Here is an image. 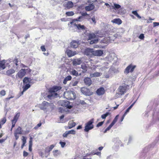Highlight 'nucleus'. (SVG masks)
Masks as SVG:
<instances>
[{
    "label": "nucleus",
    "mask_w": 159,
    "mask_h": 159,
    "mask_svg": "<svg viewBox=\"0 0 159 159\" xmlns=\"http://www.w3.org/2000/svg\"><path fill=\"white\" fill-rule=\"evenodd\" d=\"M116 29L113 28L106 34L105 37L101 41L102 43H108L114 41L116 38H118L119 36L116 33Z\"/></svg>",
    "instance_id": "nucleus-1"
},
{
    "label": "nucleus",
    "mask_w": 159,
    "mask_h": 159,
    "mask_svg": "<svg viewBox=\"0 0 159 159\" xmlns=\"http://www.w3.org/2000/svg\"><path fill=\"white\" fill-rule=\"evenodd\" d=\"M38 107L45 112L52 111L55 108L53 103L44 101L38 105Z\"/></svg>",
    "instance_id": "nucleus-2"
},
{
    "label": "nucleus",
    "mask_w": 159,
    "mask_h": 159,
    "mask_svg": "<svg viewBox=\"0 0 159 159\" xmlns=\"http://www.w3.org/2000/svg\"><path fill=\"white\" fill-rule=\"evenodd\" d=\"M61 87L60 86H55L50 89L49 92L50 93L47 96L48 98L49 99L57 97V94L56 93L58 91L60 90Z\"/></svg>",
    "instance_id": "nucleus-3"
},
{
    "label": "nucleus",
    "mask_w": 159,
    "mask_h": 159,
    "mask_svg": "<svg viewBox=\"0 0 159 159\" xmlns=\"http://www.w3.org/2000/svg\"><path fill=\"white\" fill-rule=\"evenodd\" d=\"M82 18V16L79 17L78 19H74L72 20L71 22H70V23L68 24V25L71 24L72 26L76 27L79 30H84L85 27L84 25H81L80 24H77L75 23V22L80 21V19Z\"/></svg>",
    "instance_id": "nucleus-4"
},
{
    "label": "nucleus",
    "mask_w": 159,
    "mask_h": 159,
    "mask_svg": "<svg viewBox=\"0 0 159 159\" xmlns=\"http://www.w3.org/2000/svg\"><path fill=\"white\" fill-rule=\"evenodd\" d=\"M64 96L66 99L69 100L74 99L76 98L75 92L71 90H66L64 92Z\"/></svg>",
    "instance_id": "nucleus-5"
},
{
    "label": "nucleus",
    "mask_w": 159,
    "mask_h": 159,
    "mask_svg": "<svg viewBox=\"0 0 159 159\" xmlns=\"http://www.w3.org/2000/svg\"><path fill=\"white\" fill-rule=\"evenodd\" d=\"M31 71V70L29 68L22 69L18 72L16 76L20 78H22L26 74L30 73Z\"/></svg>",
    "instance_id": "nucleus-6"
},
{
    "label": "nucleus",
    "mask_w": 159,
    "mask_h": 159,
    "mask_svg": "<svg viewBox=\"0 0 159 159\" xmlns=\"http://www.w3.org/2000/svg\"><path fill=\"white\" fill-rule=\"evenodd\" d=\"M93 122L94 120L92 119L85 123L84 129V131L85 132H88L89 130L92 129L93 128L94 126L93 124Z\"/></svg>",
    "instance_id": "nucleus-7"
},
{
    "label": "nucleus",
    "mask_w": 159,
    "mask_h": 159,
    "mask_svg": "<svg viewBox=\"0 0 159 159\" xmlns=\"http://www.w3.org/2000/svg\"><path fill=\"white\" fill-rule=\"evenodd\" d=\"M129 86L125 84L120 86L118 89L119 93L121 95L124 94L129 89Z\"/></svg>",
    "instance_id": "nucleus-8"
},
{
    "label": "nucleus",
    "mask_w": 159,
    "mask_h": 159,
    "mask_svg": "<svg viewBox=\"0 0 159 159\" xmlns=\"http://www.w3.org/2000/svg\"><path fill=\"white\" fill-rule=\"evenodd\" d=\"M121 6L118 4L114 3V5L112 6V7L115 10L120 9L118 11V13L120 14H125L126 13V11L123 8H121Z\"/></svg>",
    "instance_id": "nucleus-9"
},
{
    "label": "nucleus",
    "mask_w": 159,
    "mask_h": 159,
    "mask_svg": "<svg viewBox=\"0 0 159 159\" xmlns=\"http://www.w3.org/2000/svg\"><path fill=\"white\" fill-rule=\"evenodd\" d=\"M135 65L132 64H130L125 69L124 73L126 75L128 74L129 73H132L136 67Z\"/></svg>",
    "instance_id": "nucleus-10"
},
{
    "label": "nucleus",
    "mask_w": 159,
    "mask_h": 159,
    "mask_svg": "<svg viewBox=\"0 0 159 159\" xmlns=\"http://www.w3.org/2000/svg\"><path fill=\"white\" fill-rule=\"evenodd\" d=\"M93 50L92 49L87 48L85 49L84 52V54L89 57L93 56Z\"/></svg>",
    "instance_id": "nucleus-11"
},
{
    "label": "nucleus",
    "mask_w": 159,
    "mask_h": 159,
    "mask_svg": "<svg viewBox=\"0 0 159 159\" xmlns=\"http://www.w3.org/2000/svg\"><path fill=\"white\" fill-rule=\"evenodd\" d=\"M103 54V51L101 50H97L93 51V56L101 57Z\"/></svg>",
    "instance_id": "nucleus-12"
},
{
    "label": "nucleus",
    "mask_w": 159,
    "mask_h": 159,
    "mask_svg": "<svg viewBox=\"0 0 159 159\" xmlns=\"http://www.w3.org/2000/svg\"><path fill=\"white\" fill-rule=\"evenodd\" d=\"M81 91L82 93L85 95H90L89 90L86 88H82L81 89Z\"/></svg>",
    "instance_id": "nucleus-13"
},
{
    "label": "nucleus",
    "mask_w": 159,
    "mask_h": 159,
    "mask_svg": "<svg viewBox=\"0 0 159 159\" xmlns=\"http://www.w3.org/2000/svg\"><path fill=\"white\" fill-rule=\"evenodd\" d=\"M63 5L67 9H70L73 7V3L72 2L69 1L64 3Z\"/></svg>",
    "instance_id": "nucleus-14"
},
{
    "label": "nucleus",
    "mask_w": 159,
    "mask_h": 159,
    "mask_svg": "<svg viewBox=\"0 0 159 159\" xmlns=\"http://www.w3.org/2000/svg\"><path fill=\"white\" fill-rule=\"evenodd\" d=\"M76 125V123L73 121H70L68 122V126L65 127L66 129H70L74 127Z\"/></svg>",
    "instance_id": "nucleus-15"
},
{
    "label": "nucleus",
    "mask_w": 159,
    "mask_h": 159,
    "mask_svg": "<svg viewBox=\"0 0 159 159\" xmlns=\"http://www.w3.org/2000/svg\"><path fill=\"white\" fill-rule=\"evenodd\" d=\"M105 93V90L103 87H101L99 88L96 91L97 94L99 96H101L104 94Z\"/></svg>",
    "instance_id": "nucleus-16"
},
{
    "label": "nucleus",
    "mask_w": 159,
    "mask_h": 159,
    "mask_svg": "<svg viewBox=\"0 0 159 159\" xmlns=\"http://www.w3.org/2000/svg\"><path fill=\"white\" fill-rule=\"evenodd\" d=\"M66 52L68 56L69 57L74 56L77 54L76 52H73L70 50H66Z\"/></svg>",
    "instance_id": "nucleus-17"
},
{
    "label": "nucleus",
    "mask_w": 159,
    "mask_h": 159,
    "mask_svg": "<svg viewBox=\"0 0 159 159\" xmlns=\"http://www.w3.org/2000/svg\"><path fill=\"white\" fill-rule=\"evenodd\" d=\"M79 44V41L73 40L70 43V46L72 48H76L78 47Z\"/></svg>",
    "instance_id": "nucleus-18"
},
{
    "label": "nucleus",
    "mask_w": 159,
    "mask_h": 159,
    "mask_svg": "<svg viewBox=\"0 0 159 159\" xmlns=\"http://www.w3.org/2000/svg\"><path fill=\"white\" fill-rule=\"evenodd\" d=\"M82 58H79L74 59L73 61V65L76 66L80 65L82 62Z\"/></svg>",
    "instance_id": "nucleus-19"
},
{
    "label": "nucleus",
    "mask_w": 159,
    "mask_h": 159,
    "mask_svg": "<svg viewBox=\"0 0 159 159\" xmlns=\"http://www.w3.org/2000/svg\"><path fill=\"white\" fill-rule=\"evenodd\" d=\"M84 81L85 84L89 86L90 85L92 84V80L89 77L85 78L84 80Z\"/></svg>",
    "instance_id": "nucleus-20"
},
{
    "label": "nucleus",
    "mask_w": 159,
    "mask_h": 159,
    "mask_svg": "<svg viewBox=\"0 0 159 159\" xmlns=\"http://www.w3.org/2000/svg\"><path fill=\"white\" fill-rule=\"evenodd\" d=\"M102 74L100 72H96L93 73H91L90 74V76L91 77H98L100 76Z\"/></svg>",
    "instance_id": "nucleus-21"
},
{
    "label": "nucleus",
    "mask_w": 159,
    "mask_h": 159,
    "mask_svg": "<svg viewBox=\"0 0 159 159\" xmlns=\"http://www.w3.org/2000/svg\"><path fill=\"white\" fill-rule=\"evenodd\" d=\"M94 7V6L92 4H89L85 7V9L87 11H90L93 10Z\"/></svg>",
    "instance_id": "nucleus-22"
},
{
    "label": "nucleus",
    "mask_w": 159,
    "mask_h": 159,
    "mask_svg": "<svg viewBox=\"0 0 159 159\" xmlns=\"http://www.w3.org/2000/svg\"><path fill=\"white\" fill-rule=\"evenodd\" d=\"M7 61L5 60H3L0 61V69H4L5 68V64Z\"/></svg>",
    "instance_id": "nucleus-23"
},
{
    "label": "nucleus",
    "mask_w": 159,
    "mask_h": 159,
    "mask_svg": "<svg viewBox=\"0 0 159 159\" xmlns=\"http://www.w3.org/2000/svg\"><path fill=\"white\" fill-rule=\"evenodd\" d=\"M111 21L113 23H115L118 25H120L122 22L121 20L119 18L114 19L112 20Z\"/></svg>",
    "instance_id": "nucleus-24"
},
{
    "label": "nucleus",
    "mask_w": 159,
    "mask_h": 159,
    "mask_svg": "<svg viewBox=\"0 0 159 159\" xmlns=\"http://www.w3.org/2000/svg\"><path fill=\"white\" fill-rule=\"evenodd\" d=\"M15 71L16 70L12 68L7 70L6 72V74L8 75H9L15 73Z\"/></svg>",
    "instance_id": "nucleus-25"
},
{
    "label": "nucleus",
    "mask_w": 159,
    "mask_h": 159,
    "mask_svg": "<svg viewBox=\"0 0 159 159\" xmlns=\"http://www.w3.org/2000/svg\"><path fill=\"white\" fill-rule=\"evenodd\" d=\"M72 77L70 75H69L67 76L64 80L63 83L64 84H67V81L70 80H71Z\"/></svg>",
    "instance_id": "nucleus-26"
},
{
    "label": "nucleus",
    "mask_w": 159,
    "mask_h": 159,
    "mask_svg": "<svg viewBox=\"0 0 159 159\" xmlns=\"http://www.w3.org/2000/svg\"><path fill=\"white\" fill-rule=\"evenodd\" d=\"M14 133L18 134H22V128L21 127L19 126L14 131Z\"/></svg>",
    "instance_id": "nucleus-27"
},
{
    "label": "nucleus",
    "mask_w": 159,
    "mask_h": 159,
    "mask_svg": "<svg viewBox=\"0 0 159 159\" xmlns=\"http://www.w3.org/2000/svg\"><path fill=\"white\" fill-rule=\"evenodd\" d=\"M70 102L67 101L66 103H65V104L63 105V107H66L67 108L70 109L72 108V106L71 105H70Z\"/></svg>",
    "instance_id": "nucleus-28"
},
{
    "label": "nucleus",
    "mask_w": 159,
    "mask_h": 159,
    "mask_svg": "<svg viewBox=\"0 0 159 159\" xmlns=\"http://www.w3.org/2000/svg\"><path fill=\"white\" fill-rule=\"evenodd\" d=\"M53 154L54 157H57L61 154L60 151L58 150H56L53 151Z\"/></svg>",
    "instance_id": "nucleus-29"
},
{
    "label": "nucleus",
    "mask_w": 159,
    "mask_h": 159,
    "mask_svg": "<svg viewBox=\"0 0 159 159\" xmlns=\"http://www.w3.org/2000/svg\"><path fill=\"white\" fill-rule=\"evenodd\" d=\"M30 81V79L27 77H25L23 80V82L25 84H29Z\"/></svg>",
    "instance_id": "nucleus-30"
},
{
    "label": "nucleus",
    "mask_w": 159,
    "mask_h": 159,
    "mask_svg": "<svg viewBox=\"0 0 159 159\" xmlns=\"http://www.w3.org/2000/svg\"><path fill=\"white\" fill-rule=\"evenodd\" d=\"M20 116V113H17L16 115L14 116L13 119L11 120L13 122H16L18 120V119Z\"/></svg>",
    "instance_id": "nucleus-31"
},
{
    "label": "nucleus",
    "mask_w": 159,
    "mask_h": 159,
    "mask_svg": "<svg viewBox=\"0 0 159 159\" xmlns=\"http://www.w3.org/2000/svg\"><path fill=\"white\" fill-rule=\"evenodd\" d=\"M136 102V101L134 102L127 109V110H126L125 112L124 113V116H125L126 114L129 112V110L131 109V108L133 106L134 104H135V103Z\"/></svg>",
    "instance_id": "nucleus-32"
},
{
    "label": "nucleus",
    "mask_w": 159,
    "mask_h": 159,
    "mask_svg": "<svg viewBox=\"0 0 159 159\" xmlns=\"http://www.w3.org/2000/svg\"><path fill=\"white\" fill-rule=\"evenodd\" d=\"M89 39L91 40L93 39H94L96 37V35L94 33L90 34L89 35Z\"/></svg>",
    "instance_id": "nucleus-33"
},
{
    "label": "nucleus",
    "mask_w": 159,
    "mask_h": 159,
    "mask_svg": "<svg viewBox=\"0 0 159 159\" xmlns=\"http://www.w3.org/2000/svg\"><path fill=\"white\" fill-rule=\"evenodd\" d=\"M67 101V100H60L58 101V103L59 105L63 107V105L65 104Z\"/></svg>",
    "instance_id": "nucleus-34"
},
{
    "label": "nucleus",
    "mask_w": 159,
    "mask_h": 159,
    "mask_svg": "<svg viewBox=\"0 0 159 159\" xmlns=\"http://www.w3.org/2000/svg\"><path fill=\"white\" fill-rule=\"evenodd\" d=\"M13 62L16 66H14V68H16V69H17V66L18 65V64H17V63L18 62V59H15L13 61Z\"/></svg>",
    "instance_id": "nucleus-35"
},
{
    "label": "nucleus",
    "mask_w": 159,
    "mask_h": 159,
    "mask_svg": "<svg viewBox=\"0 0 159 159\" xmlns=\"http://www.w3.org/2000/svg\"><path fill=\"white\" fill-rule=\"evenodd\" d=\"M30 85L29 84H26L25 86L23 87V88L24 89V91H26L27 89L30 88Z\"/></svg>",
    "instance_id": "nucleus-36"
},
{
    "label": "nucleus",
    "mask_w": 159,
    "mask_h": 159,
    "mask_svg": "<svg viewBox=\"0 0 159 159\" xmlns=\"http://www.w3.org/2000/svg\"><path fill=\"white\" fill-rule=\"evenodd\" d=\"M90 19H91L92 21V22H91V23L92 24H93L95 25L96 23V18L95 17L93 16L92 18H90Z\"/></svg>",
    "instance_id": "nucleus-37"
},
{
    "label": "nucleus",
    "mask_w": 159,
    "mask_h": 159,
    "mask_svg": "<svg viewBox=\"0 0 159 159\" xmlns=\"http://www.w3.org/2000/svg\"><path fill=\"white\" fill-rule=\"evenodd\" d=\"M71 74L73 75L77 76L78 75V73L75 70H73L71 72Z\"/></svg>",
    "instance_id": "nucleus-38"
},
{
    "label": "nucleus",
    "mask_w": 159,
    "mask_h": 159,
    "mask_svg": "<svg viewBox=\"0 0 159 159\" xmlns=\"http://www.w3.org/2000/svg\"><path fill=\"white\" fill-rule=\"evenodd\" d=\"M68 134H75V131L74 130L72 129L69 131H67Z\"/></svg>",
    "instance_id": "nucleus-39"
},
{
    "label": "nucleus",
    "mask_w": 159,
    "mask_h": 159,
    "mask_svg": "<svg viewBox=\"0 0 159 159\" xmlns=\"http://www.w3.org/2000/svg\"><path fill=\"white\" fill-rule=\"evenodd\" d=\"M73 11H68L66 12V14L68 16H71L74 15Z\"/></svg>",
    "instance_id": "nucleus-40"
},
{
    "label": "nucleus",
    "mask_w": 159,
    "mask_h": 159,
    "mask_svg": "<svg viewBox=\"0 0 159 159\" xmlns=\"http://www.w3.org/2000/svg\"><path fill=\"white\" fill-rule=\"evenodd\" d=\"M113 125L111 123V124L108 126V127L105 129L104 132V133H106L107 131L109 130Z\"/></svg>",
    "instance_id": "nucleus-41"
},
{
    "label": "nucleus",
    "mask_w": 159,
    "mask_h": 159,
    "mask_svg": "<svg viewBox=\"0 0 159 159\" xmlns=\"http://www.w3.org/2000/svg\"><path fill=\"white\" fill-rule=\"evenodd\" d=\"M6 117H4L1 120L0 122H1V124H2L3 125L4 124H5L6 123Z\"/></svg>",
    "instance_id": "nucleus-42"
},
{
    "label": "nucleus",
    "mask_w": 159,
    "mask_h": 159,
    "mask_svg": "<svg viewBox=\"0 0 159 159\" xmlns=\"http://www.w3.org/2000/svg\"><path fill=\"white\" fill-rule=\"evenodd\" d=\"M118 116V115H117L116 116V117H115V118H114V119L111 124H112L113 125H114V124L117 122V120Z\"/></svg>",
    "instance_id": "nucleus-43"
},
{
    "label": "nucleus",
    "mask_w": 159,
    "mask_h": 159,
    "mask_svg": "<svg viewBox=\"0 0 159 159\" xmlns=\"http://www.w3.org/2000/svg\"><path fill=\"white\" fill-rule=\"evenodd\" d=\"M78 83V81H75L74 82H73L70 83V85H71L73 86H75Z\"/></svg>",
    "instance_id": "nucleus-44"
},
{
    "label": "nucleus",
    "mask_w": 159,
    "mask_h": 159,
    "mask_svg": "<svg viewBox=\"0 0 159 159\" xmlns=\"http://www.w3.org/2000/svg\"><path fill=\"white\" fill-rule=\"evenodd\" d=\"M82 69L86 71L87 70V67L86 65L84 64L81 66Z\"/></svg>",
    "instance_id": "nucleus-45"
},
{
    "label": "nucleus",
    "mask_w": 159,
    "mask_h": 159,
    "mask_svg": "<svg viewBox=\"0 0 159 159\" xmlns=\"http://www.w3.org/2000/svg\"><path fill=\"white\" fill-rule=\"evenodd\" d=\"M98 40V39H94V40H91L90 42V44H93L94 43H97Z\"/></svg>",
    "instance_id": "nucleus-46"
},
{
    "label": "nucleus",
    "mask_w": 159,
    "mask_h": 159,
    "mask_svg": "<svg viewBox=\"0 0 159 159\" xmlns=\"http://www.w3.org/2000/svg\"><path fill=\"white\" fill-rule=\"evenodd\" d=\"M139 38L142 40H144V34H141L138 37Z\"/></svg>",
    "instance_id": "nucleus-47"
},
{
    "label": "nucleus",
    "mask_w": 159,
    "mask_h": 159,
    "mask_svg": "<svg viewBox=\"0 0 159 159\" xmlns=\"http://www.w3.org/2000/svg\"><path fill=\"white\" fill-rule=\"evenodd\" d=\"M92 154L93 155H96L99 157H100L101 156V152H93L92 153Z\"/></svg>",
    "instance_id": "nucleus-48"
},
{
    "label": "nucleus",
    "mask_w": 159,
    "mask_h": 159,
    "mask_svg": "<svg viewBox=\"0 0 159 159\" xmlns=\"http://www.w3.org/2000/svg\"><path fill=\"white\" fill-rule=\"evenodd\" d=\"M22 143L25 144L26 142V138L24 136L22 137Z\"/></svg>",
    "instance_id": "nucleus-49"
},
{
    "label": "nucleus",
    "mask_w": 159,
    "mask_h": 159,
    "mask_svg": "<svg viewBox=\"0 0 159 159\" xmlns=\"http://www.w3.org/2000/svg\"><path fill=\"white\" fill-rule=\"evenodd\" d=\"M0 94L2 96H4L6 94V91L3 90H1L0 92Z\"/></svg>",
    "instance_id": "nucleus-50"
},
{
    "label": "nucleus",
    "mask_w": 159,
    "mask_h": 159,
    "mask_svg": "<svg viewBox=\"0 0 159 159\" xmlns=\"http://www.w3.org/2000/svg\"><path fill=\"white\" fill-rule=\"evenodd\" d=\"M59 143L61 145V147L62 148H64L65 145L66 143L64 142H63L61 141H60Z\"/></svg>",
    "instance_id": "nucleus-51"
},
{
    "label": "nucleus",
    "mask_w": 159,
    "mask_h": 159,
    "mask_svg": "<svg viewBox=\"0 0 159 159\" xmlns=\"http://www.w3.org/2000/svg\"><path fill=\"white\" fill-rule=\"evenodd\" d=\"M41 125L42 124L41 123H39L34 127V129H37L39 127H40Z\"/></svg>",
    "instance_id": "nucleus-52"
},
{
    "label": "nucleus",
    "mask_w": 159,
    "mask_h": 159,
    "mask_svg": "<svg viewBox=\"0 0 159 159\" xmlns=\"http://www.w3.org/2000/svg\"><path fill=\"white\" fill-rule=\"evenodd\" d=\"M50 151H51L48 147H47L45 149V153H48Z\"/></svg>",
    "instance_id": "nucleus-53"
},
{
    "label": "nucleus",
    "mask_w": 159,
    "mask_h": 159,
    "mask_svg": "<svg viewBox=\"0 0 159 159\" xmlns=\"http://www.w3.org/2000/svg\"><path fill=\"white\" fill-rule=\"evenodd\" d=\"M103 123H104L103 121L101 122H99L97 125V127H99V126H102V124H103Z\"/></svg>",
    "instance_id": "nucleus-54"
},
{
    "label": "nucleus",
    "mask_w": 159,
    "mask_h": 159,
    "mask_svg": "<svg viewBox=\"0 0 159 159\" xmlns=\"http://www.w3.org/2000/svg\"><path fill=\"white\" fill-rule=\"evenodd\" d=\"M32 137H30V141L29 142V145L32 146Z\"/></svg>",
    "instance_id": "nucleus-55"
},
{
    "label": "nucleus",
    "mask_w": 159,
    "mask_h": 159,
    "mask_svg": "<svg viewBox=\"0 0 159 159\" xmlns=\"http://www.w3.org/2000/svg\"><path fill=\"white\" fill-rule=\"evenodd\" d=\"M28 155V153L25 151H23V155L24 157H26Z\"/></svg>",
    "instance_id": "nucleus-56"
},
{
    "label": "nucleus",
    "mask_w": 159,
    "mask_h": 159,
    "mask_svg": "<svg viewBox=\"0 0 159 159\" xmlns=\"http://www.w3.org/2000/svg\"><path fill=\"white\" fill-rule=\"evenodd\" d=\"M18 134L14 133V136L16 140H17L19 138V136L18 135Z\"/></svg>",
    "instance_id": "nucleus-57"
},
{
    "label": "nucleus",
    "mask_w": 159,
    "mask_h": 159,
    "mask_svg": "<svg viewBox=\"0 0 159 159\" xmlns=\"http://www.w3.org/2000/svg\"><path fill=\"white\" fill-rule=\"evenodd\" d=\"M68 135V133L67 131H66L63 134V136L64 137H66Z\"/></svg>",
    "instance_id": "nucleus-58"
},
{
    "label": "nucleus",
    "mask_w": 159,
    "mask_h": 159,
    "mask_svg": "<svg viewBox=\"0 0 159 159\" xmlns=\"http://www.w3.org/2000/svg\"><path fill=\"white\" fill-rule=\"evenodd\" d=\"M153 27H155L159 25V22H154L153 23Z\"/></svg>",
    "instance_id": "nucleus-59"
},
{
    "label": "nucleus",
    "mask_w": 159,
    "mask_h": 159,
    "mask_svg": "<svg viewBox=\"0 0 159 159\" xmlns=\"http://www.w3.org/2000/svg\"><path fill=\"white\" fill-rule=\"evenodd\" d=\"M107 68L105 67H102L99 70L100 71H104Z\"/></svg>",
    "instance_id": "nucleus-60"
},
{
    "label": "nucleus",
    "mask_w": 159,
    "mask_h": 159,
    "mask_svg": "<svg viewBox=\"0 0 159 159\" xmlns=\"http://www.w3.org/2000/svg\"><path fill=\"white\" fill-rule=\"evenodd\" d=\"M55 146L53 145H52L49 147H48V148L51 151L52 149L54 148Z\"/></svg>",
    "instance_id": "nucleus-61"
},
{
    "label": "nucleus",
    "mask_w": 159,
    "mask_h": 159,
    "mask_svg": "<svg viewBox=\"0 0 159 159\" xmlns=\"http://www.w3.org/2000/svg\"><path fill=\"white\" fill-rule=\"evenodd\" d=\"M41 49L43 52H45L46 51V49L44 46H41Z\"/></svg>",
    "instance_id": "nucleus-62"
},
{
    "label": "nucleus",
    "mask_w": 159,
    "mask_h": 159,
    "mask_svg": "<svg viewBox=\"0 0 159 159\" xmlns=\"http://www.w3.org/2000/svg\"><path fill=\"white\" fill-rule=\"evenodd\" d=\"M58 109L59 110V111L61 112H63L64 111V110L63 109V108L61 107H59Z\"/></svg>",
    "instance_id": "nucleus-63"
},
{
    "label": "nucleus",
    "mask_w": 159,
    "mask_h": 159,
    "mask_svg": "<svg viewBox=\"0 0 159 159\" xmlns=\"http://www.w3.org/2000/svg\"><path fill=\"white\" fill-rule=\"evenodd\" d=\"M21 66L22 67L24 68H26V69H27V68H29L27 66L25 65H24V64H21Z\"/></svg>",
    "instance_id": "nucleus-64"
}]
</instances>
